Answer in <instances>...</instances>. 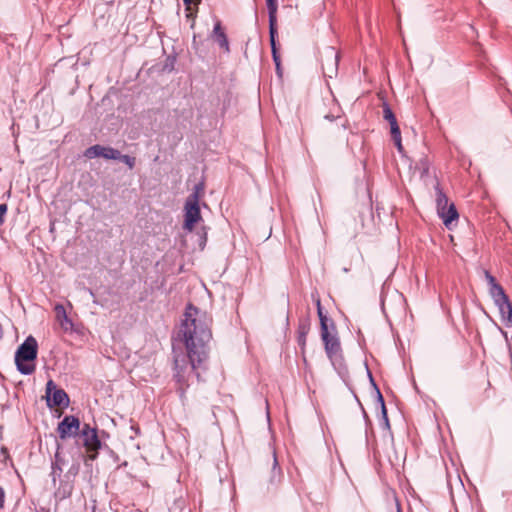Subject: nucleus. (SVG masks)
Returning <instances> with one entry per match:
<instances>
[{
  "instance_id": "nucleus-15",
  "label": "nucleus",
  "mask_w": 512,
  "mask_h": 512,
  "mask_svg": "<svg viewBox=\"0 0 512 512\" xmlns=\"http://www.w3.org/2000/svg\"><path fill=\"white\" fill-rule=\"evenodd\" d=\"M436 203H437V212L444 211L448 205V198L443 193V191L439 188V186H436Z\"/></svg>"
},
{
  "instance_id": "nucleus-26",
  "label": "nucleus",
  "mask_w": 512,
  "mask_h": 512,
  "mask_svg": "<svg viewBox=\"0 0 512 512\" xmlns=\"http://www.w3.org/2000/svg\"><path fill=\"white\" fill-rule=\"evenodd\" d=\"M203 192V186L201 184H197L194 187V191L189 196H197V203L200 201L201 194Z\"/></svg>"
},
{
  "instance_id": "nucleus-28",
  "label": "nucleus",
  "mask_w": 512,
  "mask_h": 512,
  "mask_svg": "<svg viewBox=\"0 0 512 512\" xmlns=\"http://www.w3.org/2000/svg\"><path fill=\"white\" fill-rule=\"evenodd\" d=\"M392 138H393V140H394V143H395V145H396V147H397L398 151H399L400 153H402V152H403V146H402L401 135H399V136H395V137H392Z\"/></svg>"
},
{
  "instance_id": "nucleus-11",
  "label": "nucleus",
  "mask_w": 512,
  "mask_h": 512,
  "mask_svg": "<svg viewBox=\"0 0 512 512\" xmlns=\"http://www.w3.org/2000/svg\"><path fill=\"white\" fill-rule=\"evenodd\" d=\"M495 305L498 307L502 322L506 325H510L512 322V305L509 302L508 297L500 300L499 302H495Z\"/></svg>"
},
{
  "instance_id": "nucleus-32",
  "label": "nucleus",
  "mask_w": 512,
  "mask_h": 512,
  "mask_svg": "<svg viewBox=\"0 0 512 512\" xmlns=\"http://www.w3.org/2000/svg\"><path fill=\"white\" fill-rule=\"evenodd\" d=\"M5 501V492L2 487H0V508H3Z\"/></svg>"
},
{
  "instance_id": "nucleus-18",
  "label": "nucleus",
  "mask_w": 512,
  "mask_h": 512,
  "mask_svg": "<svg viewBox=\"0 0 512 512\" xmlns=\"http://www.w3.org/2000/svg\"><path fill=\"white\" fill-rule=\"evenodd\" d=\"M197 236H198V248L200 250H203L205 248V245H206V242H207V231H206V228L204 226H202L198 231H197Z\"/></svg>"
},
{
  "instance_id": "nucleus-30",
  "label": "nucleus",
  "mask_w": 512,
  "mask_h": 512,
  "mask_svg": "<svg viewBox=\"0 0 512 512\" xmlns=\"http://www.w3.org/2000/svg\"><path fill=\"white\" fill-rule=\"evenodd\" d=\"M485 278L488 281L490 287L493 284H497L495 278L488 271H485Z\"/></svg>"
},
{
  "instance_id": "nucleus-3",
  "label": "nucleus",
  "mask_w": 512,
  "mask_h": 512,
  "mask_svg": "<svg viewBox=\"0 0 512 512\" xmlns=\"http://www.w3.org/2000/svg\"><path fill=\"white\" fill-rule=\"evenodd\" d=\"M203 221L197 196H188L184 204L183 230L191 233L197 224Z\"/></svg>"
},
{
  "instance_id": "nucleus-4",
  "label": "nucleus",
  "mask_w": 512,
  "mask_h": 512,
  "mask_svg": "<svg viewBox=\"0 0 512 512\" xmlns=\"http://www.w3.org/2000/svg\"><path fill=\"white\" fill-rule=\"evenodd\" d=\"M80 438L82 439V444L88 453V459L95 460L98 456V451L102 446L97 430L92 428L89 424H84L80 432Z\"/></svg>"
},
{
  "instance_id": "nucleus-10",
  "label": "nucleus",
  "mask_w": 512,
  "mask_h": 512,
  "mask_svg": "<svg viewBox=\"0 0 512 512\" xmlns=\"http://www.w3.org/2000/svg\"><path fill=\"white\" fill-rule=\"evenodd\" d=\"M338 65V54L333 48H329L326 53V63L323 64L324 74L330 78L336 74Z\"/></svg>"
},
{
  "instance_id": "nucleus-17",
  "label": "nucleus",
  "mask_w": 512,
  "mask_h": 512,
  "mask_svg": "<svg viewBox=\"0 0 512 512\" xmlns=\"http://www.w3.org/2000/svg\"><path fill=\"white\" fill-rule=\"evenodd\" d=\"M309 324L308 323H301L298 328V343L301 346L302 349H304L306 345V337L309 332Z\"/></svg>"
},
{
  "instance_id": "nucleus-1",
  "label": "nucleus",
  "mask_w": 512,
  "mask_h": 512,
  "mask_svg": "<svg viewBox=\"0 0 512 512\" xmlns=\"http://www.w3.org/2000/svg\"><path fill=\"white\" fill-rule=\"evenodd\" d=\"M211 322L210 316L205 311L199 310L191 304L187 306L180 332L193 371L207 359V344L212 337Z\"/></svg>"
},
{
  "instance_id": "nucleus-5",
  "label": "nucleus",
  "mask_w": 512,
  "mask_h": 512,
  "mask_svg": "<svg viewBox=\"0 0 512 512\" xmlns=\"http://www.w3.org/2000/svg\"><path fill=\"white\" fill-rule=\"evenodd\" d=\"M80 430V421L75 416H65L58 424L57 432L62 440L70 438L78 434Z\"/></svg>"
},
{
  "instance_id": "nucleus-25",
  "label": "nucleus",
  "mask_w": 512,
  "mask_h": 512,
  "mask_svg": "<svg viewBox=\"0 0 512 512\" xmlns=\"http://www.w3.org/2000/svg\"><path fill=\"white\" fill-rule=\"evenodd\" d=\"M183 2L186 5V10L189 11V13L187 14V17H190L193 15V13L191 12L192 4L198 5L200 3V0H183Z\"/></svg>"
},
{
  "instance_id": "nucleus-22",
  "label": "nucleus",
  "mask_w": 512,
  "mask_h": 512,
  "mask_svg": "<svg viewBox=\"0 0 512 512\" xmlns=\"http://www.w3.org/2000/svg\"><path fill=\"white\" fill-rule=\"evenodd\" d=\"M117 160H121L122 162H124L130 169H132L135 165V158L129 155H122L120 153V158H118Z\"/></svg>"
},
{
  "instance_id": "nucleus-23",
  "label": "nucleus",
  "mask_w": 512,
  "mask_h": 512,
  "mask_svg": "<svg viewBox=\"0 0 512 512\" xmlns=\"http://www.w3.org/2000/svg\"><path fill=\"white\" fill-rule=\"evenodd\" d=\"M392 137L401 135L397 120L389 122Z\"/></svg>"
},
{
  "instance_id": "nucleus-29",
  "label": "nucleus",
  "mask_w": 512,
  "mask_h": 512,
  "mask_svg": "<svg viewBox=\"0 0 512 512\" xmlns=\"http://www.w3.org/2000/svg\"><path fill=\"white\" fill-rule=\"evenodd\" d=\"M268 11H277L276 0H266Z\"/></svg>"
},
{
  "instance_id": "nucleus-31",
  "label": "nucleus",
  "mask_w": 512,
  "mask_h": 512,
  "mask_svg": "<svg viewBox=\"0 0 512 512\" xmlns=\"http://www.w3.org/2000/svg\"><path fill=\"white\" fill-rule=\"evenodd\" d=\"M272 53H273V59L275 61L277 70L279 71L280 70V61H279V57H278V55L276 53V49H274V51H272Z\"/></svg>"
},
{
  "instance_id": "nucleus-24",
  "label": "nucleus",
  "mask_w": 512,
  "mask_h": 512,
  "mask_svg": "<svg viewBox=\"0 0 512 512\" xmlns=\"http://www.w3.org/2000/svg\"><path fill=\"white\" fill-rule=\"evenodd\" d=\"M377 395H378L379 402L381 404L382 414H383L385 423H386V425H388V418H387V413H386V408H385L384 400H383V397H382V395H381L379 390H377Z\"/></svg>"
},
{
  "instance_id": "nucleus-27",
  "label": "nucleus",
  "mask_w": 512,
  "mask_h": 512,
  "mask_svg": "<svg viewBox=\"0 0 512 512\" xmlns=\"http://www.w3.org/2000/svg\"><path fill=\"white\" fill-rule=\"evenodd\" d=\"M8 207L7 204H0V225L4 223V218L7 213Z\"/></svg>"
},
{
  "instance_id": "nucleus-19",
  "label": "nucleus",
  "mask_w": 512,
  "mask_h": 512,
  "mask_svg": "<svg viewBox=\"0 0 512 512\" xmlns=\"http://www.w3.org/2000/svg\"><path fill=\"white\" fill-rule=\"evenodd\" d=\"M316 305H317V312H318V316H319V319H320V325H321V331H323V324L325 326H328V319L327 317L323 314V311H322V307H321V302H320V299L317 298L316 299Z\"/></svg>"
},
{
  "instance_id": "nucleus-14",
  "label": "nucleus",
  "mask_w": 512,
  "mask_h": 512,
  "mask_svg": "<svg viewBox=\"0 0 512 512\" xmlns=\"http://www.w3.org/2000/svg\"><path fill=\"white\" fill-rule=\"evenodd\" d=\"M276 13L277 11H268V14H269V32H270V42H271V48H272V51H274V49H276V45H275V35L277 33V30H276Z\"/></svg>"
},
{
  "instance_id": "nucleus-6",
  "label": "nucleus",
  "mask_w": 512,
  "mask_h": 512,
  "mask_svg": "<svg viewBox=\"0 0 512 512\" xmlns=\"http://www.w3.org/2000/svg\"><path fill=\"white\" fill-rule=\"evenodd\" d=\"M321 337L325 345V351L331 361H334L340 353V343L335 334L329 332L328 326L323 324Z\"/></svg>"
},
{
  "instance_id": "nucleus-9",
  "label": "nucleus",
  "mask_w": 512,
  "mask_h": 512,
  "mask_svg": "<svg viewBox=\"0 0 512 512\" xmlns=\"http://www.w3.org/2000/svg\"><path fill=\"white\" fill-rule=\"evenodd\" d=\"M55 317L61 329L64 332H71L74 329L72 320L68 317L66 310L62 304H56L54 307Z\"/></svg>"
},
{
  "instance_id": "nucleus-2",
  "label": "nucleus",
  "mask_w": 512,
  "mask_h": 512,
  "mask_svg": "<svg viewBox=\"0 0 512 512\" xmlns=\"http://www.w3.org/2000/svg\"><path fill=\"white\" fill-rule=\"evenodd\" d=\"M37 341L33 336H29L18 347L15 353V363L17 369L24 375L34 372L35 365L32 363L37 357Z\"/></svg>"
},
{
  "instance_id": "nucleus-16",
  "label": "nucleus",
  "mask_w": 512,
  "mask_h": 512,
  "mask_svg": "<svg viewBox=\"0 0 512 512\" xmlns=\"http://www.w3.org/2000/svg\"><path fill=\"white\" fill-rule=\"evenodd\" d=\"M489 293L494 301L495 302H499L500 300L506 298V294L503 290V288L497 283V284H493L490 288H489Z\"/></svg>"
},
{
  "instance_id": "nucleus-7",
  "label": "nucleus",
  "mask_w": 512,
  "mask_h": 512,
  "mask_svg": "<svg viewBox=\"0 0 512 512\" xmlns=\"http://www.w3.org/2000/svg\"><path fill=\"white\" fill-rule=\"evenodd\" d=\"M85 157L92 159L96 157H102L105 159L116 160L120 158V151L112 147H106L102 145H93L85 150Z\"/></svg>"
},
{
  "instance_id": "nucleus-12",
  "label": "nucleus",
  "mask_w": 512,
  "mask_h": 512,
  "mask_svg": "<svg viewBox=\"0 0 512 512\" xmlns=\"http://www.w3.org/2000/svg\"><path fill=\"white\" fill-rule=\"evenodd\" d=\"M212 37L218 43V45L224 49L226 52L229 51V43L225 32L222 29L221 22L216 20L214 29L212 32Z\"/></svg>"
},
{
  "instance_id": "nucleus-13",
  "label": "nucleus",
  "mask_w": 512,
  "mask_h": 512,
  "mask_svg": "<svg viewBox=\"0 0 512 512\" xmlns=\"http://www.w3.org/2000/svg\"><path fill=\"white\" fill-rule=\"evenodd\" d=\"M438 215L443 220L444 225L451 229V225L453 221L458 219V212L454 206V204H450L444 211L438 212Z\"/></svg>"
},
{
  "instance_id": "nucleus-21",
  "label": "nucleus",
  "mask_w": 512,
  "mask_h": 512,
  "mask_svg": "<svg viewBox=\"0 0 512 512\" xmlns=\"http://www.w3.org/2000/svg\"><path fill=\"white\" fill-rule=\"evenodd\" d=\"M383 117L388 122H392V121L396 120L394 113L392 112L391 108L387 104H384V106H383Z\"/></svg>"
},
{
  "instance_id": "nucleus-8",
  "label": "nucleus",
  "mask_w": 512,
  "mask_h": 512,
  "mask_svg": "<svg viewBox=\"0 0 512 512\" xmlns=\"http://www.w3.org/2000/svg\"><path fill=\"white\" fill-rule=\"evenodd\" d=\"M46 394L48 397V401L51 400L53 402V405H68L69 399L66 392L62 389H58L56 384L52 380H49L46 384Z\"/></svg>"
},
{
  "instance_id": "nucleus-20",
  "label": "nucleus",
  "mask_w": 512,
  "mask_h": 512,
  "mask_svg": "<svg viewBox=\"0 0 512 512\" xmlns=\"http://www.w3.org/2000/svg\"><path fill=\"white\" fill-rule=\"evenodd\" d=\"M181 362H185L184 358L180 359L178 356L175 357V368H176V377L179 382H181L184 379V376L181 374L183 371V365Z\"/></svg>"
}]
</instances>
